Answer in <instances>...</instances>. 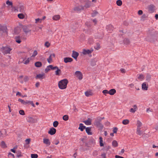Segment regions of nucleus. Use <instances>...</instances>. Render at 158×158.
<instances>
[{
    "label": "nucleus",
    "instance_id": "nucleus-1",
    "mask_svg": "<svg viewBox=\"0 0 158 158\" xmlns=\"http://www.w3.org/2000/svg\"><path fill=\"white\" fill-rule=\"evenodd\" d=\"M68 81L67 79H64L60 81L58 83L59 88L62 89H65L67 87Z\"/></svg>",
    "mask_w": 158,
    "mask_h": 158
},
{
    "label": "nucleus",
    "instance_id": "nucleus-2",
    "mask_svg": "<svg viewBox=\"0 0 158 158\" xmlns=\"http://www.w3.org/2000/svg\"><path fill=\"white\" fill-rule=\"evenodd\" d=\"M12 49L9 46H6L5 47H2L1 48V51L4 54H10V51Z\"/></svg>",
    "mask_w": 158,
    "mask_h": 158
},
{
    "label": "nucleus",
    "instance_id": "nucleus-3",
    "mask_svg": "<svg viewBox=\"0 0 158 158\" xmlns=\"http://www.w3.org/2000/svg\"><path fill=\"white\" fill-rule=\"evenodd\" d=\"M27 120L28 122L31 123H35L37 122V120L31 117H28L27 118Z\"/></svg>",
    "mask_w": 158,
    "mask_h": 158
},
{
    "label": "nucleus",
    "instance_id": "nucleus-4",
    "mask_svg": "<svg viewBox=\"0 0 158 158\" xmlns=\"http://www.w3.org/2000/svg\"><path fill=\"white\" fill-rule=\"evenodd\" d=\"M75 75L76 77L80 80H81L83 78V75L80 71H76L75 73Z\"/></svg>",
    "mask_w": 158,
    "mask_h": 158
},
{
    "label": "nucleus",
    "instance_id": "nucleus-5",
    "mask_svg": "<svg viewBox=\"0 0 158 158\" xmlns=\"http://www.w3.org/2000/svg\"><path fill=\"white\" fill-rule=\"evenodd\" d=\"M73 10L77 12H79L84 10V7L82 6H79L75 7Z\"/></svg>",
    "mask_w": 158,
    "mask_h": 158
},
{
    "label": "nucleus",
    "instance_id": "nucleus-6",
    "mask_svg": "<svg viewBox=\"0 0 158 158\" xmlns=\"http://www.w3.org/2000/svg\"><path fill=\"white\" fill-rule=\"evenodd\" d=\"M94 125L100 128H102L103 127V126L100 121L96 120L94 122Z\"/></svg>",
    "mask_w": 158,
    "mask_h": 158
},
{
    "label": "nucleus",
    "instance_id": "nucleus-7",
    "mask_svg": "<svg viewBox=\"0 0 158 158\" xmlns=\"http://www.w3.org/2000/svg\"><path fill=\"white\" fill-rule=\"evenodd\" d=\"M56 132V129L53 127H52L50 129V130L48 131V133L51 135H53L55 134Z\"/></svg>",
    "mask_w": 158,
    "mask_h": 158
},
{
    "label": "nucleus",
    "instance_id": "nucleus-8",
    "mask_svg": "<svg viewBox=\"0 0 158 158\" xmlns=\"http://www.w3.org/2000/svg\"><path fill=\"white\" fill-rule=\"evenodd\" d=\"M0 31H2L3 32H6L7 34V27L5 26L0 25Z\"/></svg>",
    "mask_w": 158,
    "mask_h": 158
},
{
    "label": "nucleus",
    "instance_id": "nucleus-9",
    "mask_svg": "<svg viewBox=\"0 0 158 158\" xmlns=\"http://www.w3.org/2000/svg\"><path fill=\"white\" fill-rule=\"evenodd\" d=\"M93 51V50H90L89 49L86 50L84 49L82 51V53L84 55H86L87 54H91Z\"/></svg>",
    "mask_w": 158,
    "mask_h": 158
},
{
    "label": "nucleus",
    "instance_id": "nucleus-10",
    "mask_svg": "<svg viewBox=\"0 0 158 158\" xmlns=\"http://www.w3.org/2000/svg\"><path fill=\"white\" fill-rule=\"evenodd\" d=\"M79 55V53L78 52H77L74 51H73V53H72V56L73 58H74L75 59H77Z\"/></svg>",
    "mask_w": 158,
    "mask_h": 158
},
{
    "label": "nucleus",
    "instance_id": "nucleus-11",
    "mask_svg": "<svg viewBox=\"0 0 158 158\" xmlns=\"http://www.w3.org/2000/svg\"><path fill=\"white\" fill-rule=\"evenodd\" d=\"M148 84L146 82L143 83L142 85V89L147 90L148 89Z\"/></svg>",
    "mask_w": 158,
    "mask_h": 158
},
{
    "label": "nucleus",
    "instance_id": "nucleus-12",
    "mask_svg": "<svg viewBox=\"0 0 158 158\" xmlns=\"http://www.w3.org/2000/svg\"><path fill=\"white\" fill-rule=\"evenodd\" d=\"M43 143L46 144L47 146H49L51 144V142L48 139L44 138L43 139Z\"/></svg>",
    "mask_w": 158,
    "mask_h": 158
},
{
    "label": "nucleus",
    "instance_id": "nucleus-13",
    "mask_svg": "<svg viewBox=\"0 0 158 158\" xmlns=\"http://www.w3.org/2000/svg\"><path fill=\"white\" fill-rule=\"evenodd\" d=\"M23 31L25 33V34H27L28 33L30 32L31 30H30L27 27L24 26L23 27Z\"/></svg>",
    "mask_w": 158,
    "mask_h": 158
},
{
    "label": "nucleus",
    "instance_id": "nucleus-14",
    "mask_svg": "<svg viewBox=\"0 0 158 158\" xmlns=\"http://www.w3.org/2000/svg\"><path fill=\"white\" fill-rule=\"evenodd\" d=\"M73 60V59L70 57H67L64 58V61L65 63L71 62Z\"/></svg>",
    "mask_w": 158,
    "mask_h": 158
},
{
    "label": "nucleus",
    "instance_id": "nucleus-15",
    "mask_svg": "<svg viewBox=\"0 0 158 158\" xmlns=\"http://www.w3.org/2000/svg\"><path fill=\"white\" fill-rule=\"evenodd\" d=\"M44 75L45 74L44 73L43 74H39L36 75V78L42 79L45 78Z\"/></svg>",
    "mask_w": 158,
    "mask_h": 158
},
{
    "label": "nucleus",
    "instance_id": "nucleus-16",
    "mask_svg": "<svg viewBox=\"0 0 158 158\" xmlns=\"http://www.w3.org/2000/svg\"><path fill=\"white\" fill-rule=\"evenodd\" d=\"M52 56H53V57H55V54L53 53L52 54H51L49 57V58L47 59V60L48 61V62L49 63H51L52 60Z\"/></svg>",
    "mask_w": 158,
    "mask_h": 158
},
{
    "label": "nucleus",
    "instance_id": "nucleus-17",
    "mask_svg": "<svg viewBox=\"0 0 158 158\" xmlns=\"http://www.w3.org/2000/svg\"><path fill=\"white\" fill-rule=\"evenodd\" d=\"M107 31L110 33H111L113 30V27L111 25H109L106 27Z\"/></svg>",
    "mask_w": 158,
    "mask_h": 158
},
{
    "label": "nucleus",
    "instance_id": "nucleus-18",
    "mask_svg": "<svg viewBox=\"0 0 158 158\" xmlns=\"http://www.w3.org/2000/svg\"><path fill=\"white\" fill-rule=\"evenodd\" d=\"M16 42L18 44H20L21 42V39L20 36H16L15 38Z\"/></svg>",
    "mask_w": 158,
    "mask_h": 158
},
{
    "label": "nucleus",
    "instance_id": "nucleus-19",
    "mask_svg": "<svg viewBox=\"0 0 158 158\" xmlns=\"http://www.w3.org/2000/svg\"><path fill=\"white\" fill-rule=\"evenodd\" d=\"M86 132L88 135H92V133L91 132V129L90 127H87L85 128Z\"/></svg>",
    "mask_w": 158,
    "mask_h": 158
},
{
    "label": "nucleus",
    "instance_id": "nucleus-20",
    "mask_svg": "<svg viewBox=\"0 0 158 158\" xmlns=\"http://www.w3.org/2000/svg\"><path fill=\"white\" fill-rule=\"evenodd\" d=\"M137 77L138 79L140 81L143 80L144 78V75L142 74H138L137 75Z\"/></svg>",
    "mask_w": 158,
    "mask_h": 158
},
{
    "label": "nucleus",
    "instance_id": "nucleus-21",
    "mask_svg": "<svg viewBox=\"0 0 158 158\" xmlns=\"http://www.w3.org/2000/svg\"><path fill=\"white\" fill-rule=\"evenodd\" d=\"M85 126H84L82 123H80L79 124V126L78 128V129L80 130L81 131H83L86 128Z\"/></svg>",
    "mask_w": 158,
    "mask_h": 158
},
{
    "label": "nucleus",
    "instance_id": "nucleus-22",
    "mask_svg": "<svg viewBox=\"0 0 158 158\" xmlns=\"http://www.w3.org/2000/svg\"><path fill=\"white\" fill-rule=\"evenodd\" d=\"M133 107L134 108H131L130 110V112L134 113L137 109V107L136 105H134Z\"/></svg>",
    "mask_w": 158,
    "mask_h": 158
},
{
    "label": "nucleus",
    "instance_id": "nucleus-23",
    "mask_svg": "<svg viewBox=\"0 0 158 158\" xmlns=\"http://www.w3.org/2000/svg\"><path fill=\"white\" fill-rule=\"evenodd\" d=\"M116 92V90L115 89H112L109 91V94L111 95H114Z\"/></svg>",
    "mask_w": 158,
    "mask_h": 158
},
{
    "label": "nucleus",
    "instance_id": "nucleus-24",
    "mask_svg": "<svg viewBox=\"0 0 158 158\" xmlns=\"http://www.w3.org/2000/svg\"><path fill=\"white\" fill-rule=\"evenodd\" d=\"M14 32L16 34H18L20 32V27H15L14 29Z\"/></svg>",
    "mask_w": 158,
    "mask_h": 158
},
{
    "label": "nucleus",
    "instance_id": "nucleus-25",
    "mask_svg": "<svg viewBox=\"0 0 158 158\" xmlns=\"http://www.w3.org/2000/svg\"><path fill=\"white\" fill-rule=\"evenodd\" d=\"M60 18V16L59 15H54L52 19L54 20H58Z\"/></svg>",
    "mask_w": 158,
    "mask_h": 158
},
{
    "label": "nucleus",
    "instance_id": "nucleus-26",
    "mask_svg": "<svg viewBox=\"0 0 158 158\" xmlns=\"http://www.w3.org/2000/svg\"><path fill=\"white\" fill-rule=\"evenodd\" d=\"M35 65L37 67H40L42 66V63L41 62L37 61L35 63Z\"/></svg>",
    "mask_w": 158,
    "mask_h": 158
},
{
    "label": "nucleus",
    "instance_id": "nucleus-27",
    "mask_svg": "<svg viewBox=\"0 0 158 158\" xmlns=\"http://www.w3.org/2000/svg\"><path fill=\"white\" fill-rule=\"evenodd\" d=\"M141 128H137L136 134L139 135L142 134V132L140 131Z\"/></svg>",
    "mask_w": 158,
    "mask_h": 158
},
{
    "label": "nucleus",
    "instance_id": "nucleus-28",
    "mask_svg": "<svg viewBox=\"0 0 158 158\" xmlns=\"http://www.w3.org/2000/svg\"><path fill=\"white\" fill-rule=\"evenodd\" d=\"M57 70L55 71V74L57 76H59L61 73V70L59 69L58 67V69H56Z\"/></svg>",
    "mask_w": 158,
    "mask_h": 158
},
{
    "label": "nucleus",
    "instance_id": "nucleus-29",
    "mask_svg": "<svg viewBox=\"0 0 158 158\" xmlns=\"http://www.w3.org/2000/svg\"><path fill=\"white\" fill-rule=\"evenodd\" d=\"M91 6V3L90 2H87L83 6L84 8H85L86 9L89 8Z\"/></svg>",
    "mask_w": 158,
    "mask_h": 158
},
{
    "label": "nucleus",
    "instance_id": "nucleus-30",
    "mask_svg": "<svg viewBox=\"0 0 158 158\" xmlns=\"http://www.w3.org/2000/svg\"><path fill=\"white\" fill-rule=\"evenodd\" d=\"M123 42L124 44H130V41L129 39L127 38H125L123 40Z\"/></svg>",
    "mask_w": 158,
    "mask_h": 158
},
{
    "label": "nucleus",
    "instance_id": "nucleus-31",
    "mask_svg": "<svg viewBox=\"0 0 158 158\" xmlns=\"http://www.w3.org/2000/svg\"><path fill=\"white\" fill-rule=\"evenodd\" d=\"M85 95L87 97H89L92 94V93L91 91H87L85 92Z\"/></svg>",
    "mask_w": 158,
    "mask_h": 158
},
{
    "label": "nucleus",
    "instance_id": "nucleus-32",
    "mask_svg": "<svg viewBox=\"0 0 158 158\" xmlns=\"http://www.w3.org/2000/svg\"><path fill=\"white\" fill-rule=\"evenodd\" d=\"M137 128H141V127L142 125V123L139 120L137 121Z\"/></svg>",
    "mask_w": 158,
    "mask_h": 158
},
{
    "label": "nucleus",
    "instance_id": "nucleus-33",
    "mask_svg": "<svg viewBox=\"0 0 158 158\" xmlns=\"http://www.w3.org/2000/svg\"><path fill=\"white\" fill-rule=\"evenodd\" d=\"M19 18L21 19H23L25 17L24 15L22 13L19 14L18 15Z\"/></svg>",
    "mask_w": 158,
    "mask_h": 158
},
{
    "label": "nucleus",
    "instance_id": "nucleus-34",
    "mask_svg": "<svg viewBox=\"0 0 158 158\" xmlns=\"http://www.w3.org/2000/svg\"><path fill=\"white\" fill-rule=\"evenodd\" d=\"M129 121L127 119H124L123 120L122 123L124 125H127L129 124Z\"/></svg>",
    "mask_w": 158,
    "mask_h": 158
},
{
    "label": "nucleus",
    "instance_id": "nucleus-35",
    "mask_svg": "<svg viewBox=\"0 0 158 158\" xmlns=\"http://www.w3.org/2000/svg\"><path fill=\"white\" fill-rule=\"evenodd\" d=\"M6 3L8 5L10 6L11 7H12L13 6V3L12 2H10L9 0L6 1Z\"/></svg>",
    "mask_w": 158,
    "mask_h": 158
},
{
    "label": "nucleus",
    "instance_id": "nucleus-36",
    "mask_svg": "<svg viewBox=\"0 0 158 158\" xmlns=\"http://www.w3.org/2000/svg\"><path fill=\"white\" fill-rule=\"evenodd\" d=\"M112 145L114 147H117L118 146L117 142L116 140H114L112 143Z\"/></svg>",
    "mask_w": 158,
    "mask_h": 158
},
{
    "label": "nucleus",
    "instance_id": "nucleus-37",
    "mask_svg": "<svg viewBox=\"0 0 158 158\" xmlns=\"http://www.w3.org/2000/svg\"><path fill=\"white\" fill-rule=\"evenodd\" d=\"M154 6L153 5H151L149 7V10L151 12H153L154 11Z\"/></svg>",
    "mask_w": 158,
    "mask_h": 158
},
{
    "label": "nucleus",
    "instance_id": "nucleus-38",
    "mask_svg": "<svg viewBox=\"0 0 158 158\" xmlns=\"http://www.w3.org/2000/svg\"><path fill=\"white\" fill-rule=\"evenodd\" d=\"M17 153V157H20L22 156V155L21 152L20 151H18L16 152Z\"/></svg>",
    "mask_w": 158,
    "mask_h": 158
},
{
    "label": "nucleus",
    "instance_id": "nucleus-39",
    "mask_svg": "<svg viewBox=\"0 0 158 158\" xmlns=\"http://www.w3.org/2000/svg\"><path fill=\"white\" fill-rule=\"evenodd\" d=\"M116 4L118 6H121L122 4V2L121 0H118L116 1Z\"/></svg>",
    "mask_w": 158,
    "mask_h": 158
},
{
    "label": "nucleus",
    "instance_id": "nucleus-40",
    "mask_svg": "<svg viewBox=\"0 0 158 158\" xmlns=\"http://www.w3.org/2000/svg\"><path fill=\"white\" fill-rule=\"evenodd\" d=\"M86 125H90L91 124V121L90 120H87L84 122Z\"/></svg>",
    "mask_w": 158,
    "mask_h": 158
},
{
    "label": "nucleus",
    "instance_id": "nucleus-41",
    "mask_svg": "<svg viewBox=\"0 0 158 158\" xmlns=\"http://www.w3.org/2000/svg\"><path fill=\"white\" fill-rule=\"evenodd\" d=\"M69 116L68 115H64L63 117V119L64 121H67L69 119Z\"/></svg>",
    "mask_w": 158,
    "mask_h": 158
},
{
    "label": "nucleus",
    "instance_id": "nucleus-42",
    "mask_svg": "<svg viewBox=\"0 0 158 158\" xmlns=\"http://www.w3.org/2000/svg\"><path fill=\"white\" fill-rule=\"evenodd\" d=\"M31 60V58H28L24 62V64H28L29 63L30 60Z\"/></svg>",
    "mask_w": 158,
    "mask_h": 158
},
{
    "label": "nucleus",
    "instance_id": "nucleus-43",
    "mask_svg": "<svg viewBox=\"0 0 158 158\" xmlns=\"http://www.w3.org/2000/svg\"><path fill=\"white\" fill-rule=\"evenodd\" d=\"M59 123L57 121H55L53 123V126L55 127H56L58 125Z\"/></svg>",
    "mask_w": 158,
    "mask_h": 158
},
{
    "label": "nucleus",
    "instance_id": "nucleus-44",
    "mask_svg": "<svg viewBox=\"0 0 158 158\" xmlns=\"http://www.w3.org/2000/svg\"><path fill=\"white\" fill-rule=\"evenodd\" d=\"M49 67L50 68V69L52 70H55L56 69H58V67L57 66H55L53 67L52 65H49Z\"/></svg>",
    "mask_w": 158,
    "mask_h": 158
},
{
    "label": "nucleus",
    "instance_id": "nucleus-45",
    "mask_svg": "<svg viewBox=\"0 0 158 158\" xmlns=\"http://www.w3.org/2000/svg\"><path fill=\"white\" fill-rule=\"evenodd\" d=\"M20 36L22 40H25L27 39L26 36L24 34H23Z\"/></svg>",
    "mask_w": 158,
    "mask_h": 158
},
{
    "label": "nucleus",
    "instance_id": "nucleus-46",
    "mask_svg": "<svg viewBox=\"0 0 158 158\" xmlns=\"http://www.w3.org/2000/svg\"><path fill=\"white\" fill-rule=\"evenodd\" d=\"M38 54V52L37 51L35 50L33 53L32 55L31 56V57H35V56H36Z\"/></svg>",
    "mask_w": 158,
    "mask_h": 158
},
{
    "label": "nucleus",
    "instance_id": "nucleus-47",
    "mask_svg": "<svg viewBox=\"0 0 158 158\" xmlns=\"http://www.w3.org/2000/svg\"><path fill=\"white\" fill-rule=\"evenodd\" d=\"M94 48L97 50H98L100 48V44L99 43L96 44V45L94 47Z\"/></svg>",
    "mask_w": 158,
    "mask_h": 158
},
{
    "label": "nucleus",
    "instance_id": "nucleus-48",
    "mask_svg": "<svg viewBox=\"0 0 158 158\" xmlns=\"http://www.w3.org/2000/svg\"><path fill=\"white\" fill-rule=\"evenodd\" d=\"M31 158H37L38 155L37 154H31Z\"/></svg>",
    "mask_w": 158,
    "mask_h": 158
},
{
    "label": "nucleus",
    "instance_id": "nucleus-49",
    "mask_svg": "<svg viewBox=\"0 0 158 158\" xmlns=\"http://www.w3.org/2000/svg\"><path fill=\"white\" fill-rule=\"evenodd\" d=\"M1 145L3 148H6L7 147L5 142L4 141H2L1 142Z\"/></svg>",
    "mask_w": 158,
    "mask_h": 158
},
{
    "label": "nucleus",
    "instance_id": "nucleus-50",
    "mask_svg": "<svg viewBox=\"0 0 158 158\" xmlns=\"http://www.w3.org/2000/svg\"><path fill=\"white\" fill-rule=\"evenodd\" d=\"M98 155V152L97 151L95 150L94 151L93 153V155L94 156H97Z\"/></svg>",
    "mask_w": 158,
    "mask_h": 158
},
{
    "label": "nucleus",
    "instance_id": "nucleus-51",
    "mask_svg": "<svg viewBox=\"0 0 158 158\" xmlns=\"http://www.w3.org/2000/svg\"><path fill=\"white\" fill-rule=\"evenodd\" d=\"M50 70V68L49 67V65L47 66L46 68L45 69V73L48 72Z\"/></svg>",
    "mask_w": 158,
    "mask_h": 158
},
{
    "label": "nucleus",
    "instance_id": "nucleus-52",
    "mask_svg": "<svg viewBox=\"0 0 158 158\" xmlns=\"http://www.w3.org/2000/svg\"><path fill=\"white\" fill-rule=\"evenodd\" d=\"M19 113L22 115H24L25 114L24 111L23 110H20L19 111Z\"/></svg>",
    "mask_w": 158,
    "mask_h": 158
},
{
    "label": "nucleus",
    "instance_id": "nucleus-53",
    "mask_svg": "<svg viewBox=\"0 0 158 158\" xmlns=\"http://www.w3.org/2000/svg\"><path fill=\"white\" fill-rule=\"evenodd\" d=\"M18 101L19 102H21L22 104H23L24 105L25 103V101H24V100L22 99L21 98H19L18 99Z\"/></svg>",
    "mask_w": 158,
    "mask_h": 158
},
{
    "label": "nucleus",
    "instance_id": "nucleus-54",
    "mask_svg": "<svg viewBox=\"0 0 158 158\" xmlns=\"http://www.w3.org/2000/svg\"><path fill=\"white\" fill-rule=\"evenodd\" d=\"M94 42L93 39L92 38H89V42L90 44H92Z\"/></svg>",
    "mask_w": 158,
    "mask_h": 158
},
{
    "label": "nucleus",
    "instance_id": "nucleus-55",
    "mask_svg": "<svg viewBox=\"0 0 158 158\" xmlns=\"http://www.w3.org/2000/svg\"><path fill=\"white\" fill-rule=\"evenodd\" d=\"M102 92L104 95L106 94H109V91L106 89L103 90Z\"/></svg>",
    "mask_w": 158,
    "mask_h": 158
},
{
    "label": "nucleus",
    "instance_id": "nucleus-56",
    "mask_svg": "<svg viewBox=\"0 0 158 158\" xmlns=\"http://www.w3.org/2000/svg\"><path fill=\"white\" fill-rule=\"evenodd\" d=\"M50 45V44L48 42H46L45 44V46L47 48L49 47Z\"/></svg>",
    "mask_w": 158,
    "mask_h": 158
},
{
    "label": "nucleus",
    "instance_id": "nucleus-57",
    "mask_svg": "<svg viewBox=\"0 0 158 158\" xmlns=\"http://www.w3.org/2000/svg\"><path fill=\"white\" fill-rule=\"evenodd\" d=\"M25 141L27 144H29L30 142V139H27Z\"/></svg>",
    "mask_w": 158,
    "mask_h": 158
},
{
    "label": "nucleus",
    "instance_id": "nucleus-58",
    "mask_svg": "<svg viewBox=\"0 0 158 158\" xmlns=\"http://www.w3.org/2000/svg\"><path fill=\"white\" fill-rule=\"evenodd\" d=\"M118 130V128L116 127H114L113 129V131L114 133H116Z\"/></svg>",
    "mask_w": 158,
    "mask_h": 158
},
{
    "label": "nucleus",
    "instance_id": "nucleus-59",
    "mask_svg": "<svg viewBox=\"0 0 158 158\" xmlns=\"http://www.w3.org/2000/svg\"><path fill=\"white\" fill-rule=\"evenodd\" d=\"M24 60V59L23 58H21L20 59V60L19 61V63H22Z\"/></svg>",
    "mask_w": 158,
    "mask_h": 158
},
{
    "label": "nucleus",
    "instance_id": "nucleus-60",
    "mask_svg": "<svg viewBox=\"0 0 158 158\" xmlns=\"http://www.w3.org/2000/svg\"><path fill=\"white\" fill-rule=\"evenodd\" d=\"M29 104L31 105L34 107L35 106V104H34L33 101H30V102H29Z\"/></svg>",
    "mask_w": 158,
    "mask_h": 158
},
{
    "label": "nucleus",
    "instance_id": "nucleus-61",
    "mask_svg": "<svg viewBox=\"0 0 158 158\" xmlns=\"http://www.w3.org/2000/svg\"><path fill=\"white\" fill-rule=\"evenodd\" d=\"M101 156L103 158H106V153H103L101 155Z\"/></svg>",
    "mask_w": 158,
    "mask_h": 158
},
{
    "label": "nucleus",
    "instance_id": "nucleus-62",
    "mask_svg": "<svg viewBox=\"0 0 158 158\" xmlns=\"http://www.w3.org/2000/svg\"><path fill=\"white\" fill-rule=\"evenodd\" d=\"M147 17V16L145 15H143L142 16H141V19H142V20H144V19L146 18Z\"/></svg>",
    "mask_w": 158,
    "mask_h": 158
},
{
    "label": "nucleus",
    "instance_id": "nucleus-63",
    "mask_svg": "<svg viewBox=\"0 0 158 158\" xmlns=\"http://www.w3.org/2000/svg\"><path fill=\"white\" fill-rule=\"evenodd\" d=\"M120 71L123 73H125L126 72L125 70L124 69H121Z\"/></svg>",
    "mask_w": 158,
    "mask_h": 158
},
{
    "label": "nucleus",
    "instance_id": "nucleus-64",
    "mask_svg": "<svg viewBox=\"0 0 158 158\" xmlns=\"http://www.w3.org/2000/svg\"><path fill=\"white\" fill-rule=\"evenodd\" d=\"M138 14L140 15H142L143 14V11L141 10H139L138 11Z\"/></svg>",
    "mask_w": 158,
    "mask_h": 158
}]
</instances>
